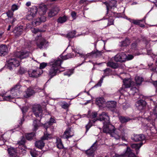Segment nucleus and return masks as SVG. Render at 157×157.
<instances>
[{
	"label": "nucleus",
	"mask_w": 157,
	"mask_h": 157,
	"mask_svg": "<svg viewBox=\"0 0 157 157\" xmlns=\"http://www.w3.org/2000/svg\"><path fill=\"white\" fill-rule=\"evenodd\" d=\"M13 130H9L5 133L2 136L6 138V139H8L10 137L11 134L13 132Z\"/></svg>",
	"instance_id": "obj_38"
},
{
	"label": "nucleus",
	"mask_w": 157,
	"mask_h": 157,
	"mask_svg": "<svg viewBox=\"0 0 157 157\" xmlns=\"http://www.w3.org/2000/svg\"><path fill=\"white\" fill-rule=\"evenodd\" d=\"M55 122L56 120L54 118L51 117L48 122L43 125L46 131L44 133V135L42 137V140H48L52 138V134H49V130L51 129L52 127L50 128H49L48 127Z\"/></svg>",
	"instance_id": "obj_5"
},
{
	"label": "nucleus",
	"mask_w": 157,
	"mask_h": 157,
	"mask_svg": "<svg viewBox=\"0 0 157 157\" xmlns=\"http://www.w3.org/2000/svg\"><path fill=\"white\" fill-rule=\"evenodd\" d=\"M136 83L137 85H140L144 81V78L139 76H136L135 77Z\"/></svg>",
	"instance_id": "obj_37"
},
{
	"label": "nucleus",
	"mask_w": 157,
	"mask_h": 157,
	"mask_svg": "<svg viewBox=\"0 0 157 157\" xmlns=\"http://www.w3.org/2000/svg\"><path fill=\"white\" fill-rule=\"evenodd\" d=\"M124 84L125 86V87L126 88H129L131 85L132 82V81L130 79H124L123 81Z\"/></svg>",
	"instance_id": "obj_26"
},
{
	"label": "nucleus",
	"mask_w": 157,
	"mask_h": 157,
	"mask_svg": "<svg viewBox=\"0 0 157 157\" xmlns=\"http://www.w3.org/2000/svg\"><path fill=\"white\" fill-rule=\"evenodd\" d=\"M137 104L138 105V108L140 109H142L146 105V101L142 100L138 101H137Z\"/></svg>",
	"instance_id": "obj_27"
},
{
	"label": "nucleus",
	"mask_w": 157,
	"mask_h": 157,
	"mask_svg": "<svg viewBox=\"0 0 157 157\" xmlns=\"http://www.w3.org/2000/svg\"><path fill=\"white\" fill-rule=\"evenodd\" d=\"M72 49L73 51V52H74L75 53H77L78 54L82 56V57H85V56L84 55H83L82 54H80L79 52H78V50H74V49L72 47Z\"/></svg>",
	"instance_id": "obj_62"
},
{
	"label": "nucleus",
	"mask_w": 157,
	"mask_h": 157,
	"mask_svg": "<svg viewBox=\"0 0 157 157\" xmlns=\"http://www.w3.org/2000/svg\"><path fill=\"white\" fill-rule=\"evenodd\" d=\"M153 65V63L151 64H148V66L149 67V68L150 70H151L153 71H156V72H157V71H156V68L155 67H152V66Z\"/></svg>",
	"instance_id": "obj_57"
},
{
	"label": "nucleus",
	"mask_w": 157,
	"mask_h": 157,
	"mask_svg": "<svg viewBox=\"0 0 157 157\" xmlns=\"http://www.w3.org/2000/svg\"><path fill=\"white\" fill-rule=\"evenodd\" d=\"M119 119L122 123H126L131 120V118L128 117L120 116Z\"/></svg>",
	"instance_id": "obj_30"
},
{
	"label": "nucleus",
	"mask_w": 157,
	"mask_h": 157,
	"mask_svg": "<svg viewBox=\"0 0 157 157\" xmlns=\"http://www.w3.org/2000/svg\"><path fill=\"white\" fill-rule=\"evenodd\" d=\"M97 141L95 142L90 148L85 151V153L89 156H92L97 148Z\"/></svg>",
	"instance_id": "obj_14"
},
{
	"label": "nucleus",
	"mask_w": 157,
	"mask_h": 157,
	"mask_svg": "<svg viewBox=\"0 0 157 157\" xmlns=\"http://www.w3.org/2000/svg\"><path fill=\"white\" fill-rule=\"evenodd\" d=\"M144 21V19L141 20H136L134 19H130V21L131 23H132L135 25H140V26L141 27H143L144 26V25L143 24H140L141 22H142Z\"/></svg>",
	"instance_id": "obj_29"
},
{
	"label": "nucleus",
	"mask_w": 157,
	"mask_h": 157,
	"mask_svg": "<svg viewBox=\"0 0 157 157\" xmlns=\"http://www.w3.org/2000/svg\"><path fill=\"white\" fill-rule=\"evenodd\" d=\"M13 11L11 10H8L6 13V14L7 16L9 18H12L13 16Z\"/></svg>",
	"instance_id": "obj_46"
},
{
	"label": "nucleus",
	"mask_w": 157,
	"mask_h": 157,
	"mask_svg": "<svg viewBox=\"0 0 157 157\" xmlns=\"http://www.w3.org/2000/svg\"><path fill=\"white\" fill-rule=\"evenodd\" d=\"M40 121H37L36 120L33 121V125L34 127L33 130L34 131L36 130L40 125Z\"/></svg>",
	"instance_id": "obj_39"
},
{
	"label": "nucleus",
	"mask_w": 157,
	"mask_h": 157,
	"mask_svg": "<svg viewBox=\"0 0 157 157\" xmlns=\"http://www.w3.org/2000/svg\"><path fill=\"white\" fill-rule=\"evenodd\" d=\"M106 65L107 67H111L114 69L117 68L119 67L118 64L117 63L111 61L108 62L106 63Z\"/></svg>",
	"instance_id": "obj_25"
},
{
	"label": "nucleus",
	"mask_w": 157,
	"mask_h": 157,
	"mask_svg": "<svg viewBox=\"0 0 157 157\" xmlns=\"http://www.w3.org/2000/svg\"><path fill=\"white\" fill-rule=\"evenodd\" d=\"M29 55V52L26 51L23 52L21 50L20 52H16L13 54V57L10 59L8 61L6 65L7 67L10 70L18 67L20 65L19 60L17 59H22L26 58Z\"/></svg>",
	"instance_id": "obj_2"
},
{
	"label": "nucleus",
	"mask_w": 157,
	"mask_h": 157,
	"mask_svg": "<svg viewBox=\"0 0 157 157\" xmlns=\"http://www.w3.org/2000/svg\"><path fill=\"white\" fill-rule=\"evenodd\" d=\"M8 151L9 154L12 156H13L16 152L14 148L13 147L8 148Z\"/></svg>",
	"instance_id": "obj_41"
},
{
	"label": "nucleus",
	"mask_w": 157,
	"mask_h": 157,
	"mask_svg": "<svg viewBox=\"0 0 157 157\" xmlns=\"http://www.w3.org/2000/svg\"><path fill=\"white\" fill-rule=\"evenodd\" d=\"M112 70L111 69L109 68H106L105 70H104V75L101 78L99 81L98 83L95 85L96 86H100L102 82L103 78L105 76H107L111 74L112 72Z\"/></svg>",
	"instance_id": "obj_13"
},
{
	"label": "nucleus",
	"mask_w": 157,
	"mask_h": 157,
	"mask_svg": "<svg viewBox=\"0 0 157 157\" xmlns=\"http://www.w3.org/2000/svg\"><path fill=\"white\" fill-rule=\"evenodd\" d=\"M30 154L33 157H40L41 155L40 152L36 150H32Z\"/></svg>",
	"instance_id": "obj_36"
},
{
	"label": "nucleus",
	"mask_w": 157,
	"mask_h": 157,
	"mask_svg": "<svg viewBox=\"0 0 157 157\" xmlns=\"http://www.w3.org/2000/svg\"><path fill=\"white\" fill-rule=\"evenodd\" d=\"M114 19L113 18L109 17L108 19V26L113 25Z\"/></svg>",
	"instance_id": "obj_50"
},
{
	"label": "nucleus",
	"mask_w": 157,
	"mask_h": 157,
	"mask_svg": "<svg viewBox=\"0 0 157 157\" xmlns=\"http://www.w3.org/2000/svg\"><path fill=\"white\" fill-rule=\"evenodd\" d=\"M116 105V102L115 101H108L106 104V106L110 108H113L115 107Z\"/></svg>",
	"instance_id": "obj_31"
},
{
	"label": "nucleus",
	"mask_w": 157,
	"mask_h": 157,
	"mask_svg": "<svg viewBox=\"0 0 157 157\" xmlns=\"http://www.w3.org/2000/svg\"><path fill=\"white\" fill-rule=\"evenodd\" d=\"M56 144L57 147L59 149H61L63 148V145L62 144L61 139L57 138L56 139Z\"/></svg>",
	"instance_id": "obj_40"
},
{
	"label": "nucleus",
	"mask_w": 157,
	"mask_h": 157,
	"mask_svg": "<svg viewBox=\"0 0 157 157\" xmlns=\"http://www.w3.org/2000/svg\"><path fill=\"white\" fill-rule=\"evenodd\" d=\"M35 136L34 133H30L27 134L26 135V139L29 140H31Z\"/></svg>",
	"instance_id": "obj_42"
},
{
	"label": "nucleus",
	"mask_w": 157,
	"mask_h": 157,
	"mask_svg": "<svg viewBox=\"0 0 157 157\" xmlns=\"http://www.w3.org/2000/svg\"><path fill=\"white\" fill-rule=\"evenodd\" d=\"M25 69L22 67H21L19 69L18 73L21 74H22L25 73Z\"/></svg>",
	"instance_id": "obj_58"
},
{
	"label": "nucleus",
	"mask_w": 157,
	"mask_h": 157,
	"mask_svg": "<svg viewBox=\"0 0 157 157\" xmlns=\"http://www.w3.org/2000/svg\"><path fill=\"white\" fill-rule=\"evenodd\" d=\"M125 155L127 156L128 157H136V155L133 153L129 147H127Z\"/></svg>",
	"instance_id": "obj_23"
},
{
	"label": "nucleus",
	"mask_w": 157,
	"mask_h": 157,
	"mask_svg": "<svg viewBox=\"0 0 157 157\" xmlns=\"http://www.w3.org/2000/svg\"><path fill=\"white\" fill-rule=\"evenodd\" d=\"M132 139L136 142L142 141L145 139L144 135L143 134H134L133 136L132 137Z\"/></svg>",
	"instance_id": "obj_16"
},
{
	"label": "nucleus",
	"mask_w": 157,
	"mask_h": 157,
	"mask_svg": "<svg viewBox=\"0 0 157 157\" xmlns=\"http://www.w3.org/2000/svg\"><path fill=\"white\" fill-rule=\"evenodd\" d=\"M130 43V41L128 38H126L125 39L121 42V46H127Z\"/></svg>",
	"instance_id": "obj_35"
},
{
	"label": "nucleus",
	"mask_w": 157,
	"mask_h": 157,
	"mask_svg": "<svg viewBox=\"0 0 157 157\" xmlns=\"http://www.w3.org/2000/svg\"><path fill=\"white\" fill-rule=\"evenodd\" d=\"M96 121L99 120L101 121H104L103 123H109L110 118L108 113L105 112H102L99 114L98 117V118L96 119Z\"/></svg>",
	"instance_id": "obj_8"
},
{
	"label": "nucleus",
	"mask_w": 157,
	"mask_h": 157,
	"mask_svg": "<svg viewBox=\"0 0 157 157\" xmlns=\"http://www.w3.org/2000/svg\"><path fill=\"white\" fill-rule=\"evenodd\" d=\"M125 156V154L119 155L118 154H115V155L113 157H124Z\"/></svg>",
	"instance_id": "obj_64"
},
{
	"label": "nucleus",
	"mask_w": 157,
	"mask_h": 157,
	"mask_svg": "<svg viewBox=\"0 0 157 157\" xmlns=\"http://www.w3.org/2000/svg\"><path fill=\"white\" fill-rule=\"evenodd\" d=\"M23 26L20 25L16 28L14 32L18 35H20L22 33L23 30Z\"/></svg>",
	"instance_id": "obj_32"
},
{
	"label": "nucleus",
	"mask_w": 157,
	"mask_h": 157,
	"mask_svg": "<svg viewBox=\"0 0 157 157\" xmlns=\"http://www.w3.org/2000/svg\"><path fill=\"white\" fill-rule=\"evenodd\" d=\"M66 20V17L64 16L63 17H59L58 20V22L59 23H62L65 22Z\"/></svg>",
	"instance_id": "obj_43"
},
{
	"label": "nucleus",
	"mask_w": 157,
	"mask_h": 157,
	"mask_svg": "<svg viewBox=\"0 0 157 157\" xmlns=\"http://www.w3.org/2000/svg\"><path fill=\"white\" fill-rule=\"evenodd\" d=\"M126 60H130L132 59L133 58V56L131 55H126Z\"/></svg>",
	"instance_id": "obj_60"
},
{
	"label": "nucleus",
	"mask_w": 157,
	"mask_h": 157,
	"mask_svg": "<svg viewBox=\"0 0 157 157\" xmlns=\"http://www.w3.org/2000/svg\"><path fill=\"white\" fill-rule=\"evenodd\" d=\"M103 132H104L110 134L112 131L114 129V127L110 124V121L109 123H103Z\"/></svg>",
	"instance_id": "obj_11"
},
{
	"label": "nucleus",
	"mask_w": 157,
	"mask_h": 157,
	"mask_svg": "<svg viewBox=\"0 0 157 157\" xmlns=\"http://www.w3.org/2000/svg\"><path fill=\"white\" fill-rule=\"evenodd\" d=\"M128 131L126 127H122L119 129H113L110 135L116 140L121 138L122 140L125 141L128 138Z\"/></svg>",
	"instance_id": "obj_4"
},
{
	"label": "nucleus",
	"mask_w": 157,
	"mask_h": 157,
	"mask_svg": "<svg viewBox=\"0 0 157 157\" xmlns=\"http://www.w3.org/2000/svg\"><path fill=\"white\" fill-rule=\"evenodd\" d=\"M8 50L7 47L6 45H1L0 46V53L2 56H4L7 53Z\"/></svg>",
	"instance_id": "obj_24"
},
{
	"label": "nucleus",
	"mask_w": 157,
	"mask_h": 157,
	"mask_svg": "<svg viewBox=\"0 0 157 157\" xmlns=\"http://www.w3.org/2000/svg\"><path fill=\"white\" fill-rule=\"evenodd\" d=\"M143 144V143L141 142L139 144H132L131 145V146L132 148L136 149V154H138L139 152V149Z\"/></svg>",
	"instance_id": "obj_22"
},
{
	"label": "nucleus",
	"mask_w": 157,
	"mask_h": 157,
	"mask_svg": "<svg viewBox=\"0 0 157 157\" xmlns=\"http://www.w3.org/2000/svg\"><path fill=\"white\" fill-rule=\"evenodd\" d=\"M153 113L155 117H157V105L153 109Z\"/></svg>",
	"instance_id": "obj_55"
},
{
	"label": "nucleus",
	"mask_w": 157,
	"mask_h": 157,
	"mask_svg": "<svg viewBox=\"0 0 157 157\" xmlns=\"http://www.w3.org/2000/svg\"><path fill=\"white\" fill-rule=\"evenodd\" d=\"M47 9L46 6L45 5H42L40 6L39 7V14L41 15L45 14Z\"/></svg>",
	"instance_id": "obj_21"
},
{
	"label": "nucleus",
	"mask_w": 157,
	"mask_h": 157,
	"mask_svg": "<svg viewBox=\"0 0 157 157\" xmlns=\"http://www.w3.org/2000/svg\"><path fill=\"white\" fill-rule=\"evenodd\" d=\"M35 145L38 148L41 149L44 147V143L42 140H39L35 142Z\"/></svg>",
	"instance_id": "obj_33"
},
{
	"label": "nucleus",
	"mask_w": 157,
	"mask_h": 157,
	"mask_svg": "<svg viewBox=\"0 0 157 157\" xmlns=\"http://www.w3.org/2000/svg\"><path fill=\"white\" fill-rule=\"evenodd\" d=\"M37 11L38 10L36 7H32L30 10L28 12L26 15V18L29 20H33V18L36 16Z\"/></svg>",
	"instance_id": "obj_7"
},
{
	"label": "nucleus",
	"mask_w": 157,
	"mask_h": 157,
	"mask_svg": "<svg viewBox=\"0 0 157 157\" xmlns=\"http://www.w3.org/2000/svg\"><path fill=\"white\" fill-rule=\"evenodd\" d=\"M96 121V120L95 119H94L93 120H89V121L88 123L86 126V133L89 130V128L92 125L93 123H94Z\"/></svg>",
	"instance_id": "obj_34"
},
{
	"label": "nucleus",
	"mask_w": 157,
	"mask_h": 157,
	"mask_svg": "<svg viewBox=\"0 0 157 157\" xmlns=\"http://www.w3.org/2000/svg\"><path fill=\"white\" fill-rule=\"evenodd\" d=\"M132 48L133 49H135L137 46V44L136 43H134L132 44Z\"/></svg>",
	"instance_id": "obj_61"
},
{
	"label": "nucleus",
	"mask_w": 157,
	"mask_h": 157,
	"mask_svg": "<svg viewBox=\"0 0 157 157\" xmlns=\"http://www.w3.org/2000/svg\"><path fill=\"white\" fill-rule=\"evenodd\" d=\"M33 111L36 117H41L42 114V113L41 106L40 105L36 104L33 105Z\"/></svg>",
	"instance_id": "obj_9"
},
{
	"label": "nucleus",
	"mask_w": 157,
	"mask_h": 157,
	"mask_svg": "<svg viewBox=\"0 0 157 157\" xmlns=\"http://www.w3.org/2000/svg\"><path fill=\"white\" fill-rule=\"evenodd\" d=\"M19 8V6L17 5L14 4L13 5L11 6V10L14 12V11L17 10Z\"/></svg>",
	"instance_id": "obj_49"
},
{
	"label": "nucleus",
	"mask_w": 157,
	"mask_h": 157,
	"mask_svg": "<svg viewBox=\"0 0 157 157\" xmlns=\"http://www.w3.org/2000/svg\"><path fill=\"white\" fill-rule=\"evenodd\" d=\"M46 21V17L43 15L41 16L40 17L37 18L36 20L32 22L34 26L39 25L41 22H44Z\"/></svg>",
	"instance_id": "obj_15"
},
{
	"label": "nucleus",
	"mask_w": 157,
	"mask_h": 157,
	"mask_svg": "<svg viewBox=\"0 0 157 157\" xmlns=\"http://www.w3.org/2000/svg\"><path fill=\"white\" fill-rule=\"evenodd\" d=\"M74 69L72 68L69 70V76L72 74L74 72Z\"/></svg>",
	"instance_id": "obj_63"
},
{
	"label": "nucleus",
	"mask_w": 157,
	"mask_h": 157,
	"mask_svg": "<svg viewBox=\"0 0 157 157\" xmlns=\"http://www.w3.org/2000/svg\"><path fill=\"white\" fill-rule=\"evenodd\" d=\"M31 31L34 34H36L40 32V30L37 29L35 28H31Z\"/></svg>",
	"instance_id": "obj_56"
},
{
	"label": "nucleus",
	"mask_w": 157,
	"mask_h": 157,
	"mask_svg": "<svg viewBox=\"0 0 157 157\" xmlns=\"http://www.w3.org/2000/svg\"><path fill=\"white\" fill-rule=\"evenodd\" d=\"M107 11L106 14L109 17L114 18L117 17V13L114 12L112 11V9H106Z\"/></svg>",
	"instance_id": "obj_20"
},
{
	"label": "nucleus",
	"mask_w": 157,
	"mask_h": 157,
	"mask_svg": "<svg viewBox=\"0 0 157 157\" xmlns=\"http://www.w3.org/2000/svg\"><path fill=\"white\" fill-rule=\"evenodd\" d=\"M35 41L37 46L40 48H43L44 45L47 43V41L41 36L40 33L36 37Z\"/></svg>",
	"instance_id": "obj_6"
},
{
	"label": "nucleus",
	"mask_w": 157,
	"mask_h": 157,
	"mask_svg": "<svg viewBox=\"0 0 157 157\" xmlns=\"http://www.w3.org/2000/svg\"><path fill=\"white\" fill-rule=\"evenodd\" d=\"M126 55L124 52L119 53L114 57V60L117 62H123L126 61Z\"/></svg>",
	"instance_id": "obj_10"
},
{
	"label": "nucleus",
	"mask_w": 157,
	"mask_h": 157,
	"mask_svg": "<svg viewBox=\"0 0 157 157\" xmlns=\"http://www.w3.org/2000/svg\"><path fill=\"white\" fill-rule=\"evenodd\" d=\"M71 16L72 17L73 20L75 19L76 18V13L74 12H72L71 13Z\"/></svg>",
	"instance_id": "obj_59"
},
{
	"label": "nucleus",
	"mask_w": 157,
	"mask_h": 157,
	"mask_svg": "<svg viewBox=\"0 0 157 157\" xmlns=\"http://www.w3.org/2000/svg\"><path fill=\"white\" fill-rule=\"evenodd\" d=\"M29 75L30 77L33 78H36L39 76L40 74L36 71L33 70L32 71H29Z\"/></svg>",
	"instance_id": "obj_28"
},
{
	"label": "nucleus",
	"mask_w": 157,
	"mask_h": 157,
	"mask_svg": "<svg viewBox=\"0 0 157 157\" xmlns=\"http://www.w3.org/2000/svg\"><path fill=\"white\" fill-rule=\"evenodd\" d=\"M47 65V63H40V68L42 69L44 68Z\"/></svg>",
	"instance_id": "obj_54"
},
{
	"label": "nucleus",
	"mask_w": 157,
	"mask_h": 157,
	"mask_svg": "<svg viewBox=\"0 0 157 157\" xmlns=\"http://www.w3.org/2000/svg\"><path fill=\"white\" fill-rule=\"evenodd\" d=\"M61 105L62 108L64 109H67L68 107V104L65 102H62Z\"/></svg>",
	"instance_id": "obj_53"
},
{
	"label": "nucleus",
	"mask_w": 157,
	"mask_h": 157,
	"mask_svg": "<svg viewBox=\"0 0 157 157\" xmlns=\"http://www.w3.org/2000/svg\"><path fill=\"white\" fill-rule=\"evenodd\" d=\"M76 33V31L75 30L69 33V38H73L74 37H75Z\"/></svg>",
	"instance_id": "obj_51"
},
{
	"label": "nucleus",
	"mask_w": 157,
	"mask_h": 157,
	"mask_svg": "<svg viewBox=\"0 0 157 157\" xmlns=\"http://www.w3.org/2000/svg\"><path fill=\"white\" fill-rule=\"evenodd\" d=\"M63 138L68 139L69 138V129L67 128L63 136Z\"/></svg>",
	"instance_id": "obj_45"
},
{
	"label": "nucleus",
	"mask_w": 157,
	"mask_h": 157,
	"mask_svg": "<svg viewBox=\"0 0 157 157\" xmlns=\"http://www.w3.org/2000/svg\"><path fill=\"white\" fill-rule=\"evenodd\" d=\"M95 103L99 107H101L105 103V101L103 97H98L96 99Z\"/></svg>",
	"instance_id": "obj_19"
},
{
	"label": "nucleus",
	"mask_w": 157,
	"mask_h": 157,
	"mask_svg": "<svg viewBox=\"0 0 157 157\" xmlns=\"http://www.w3.org/2000/svg\"><path fill=\"white\" fill-rule=\"evenodd\" d=\"M61 60L57 58L51 61L49 63V69L48 71V75L50 79L56 76L62 71L60 70Z\"/></svg>",
	"instance_id": "obj_3"
},
{
	"label": "nucleus",
	"mask_w": 157,
	"mask_h": 157,
	"mask_svg": "<svg viewBox=\"0 0 157 157\" xmlns=\"http://www.w3.org/2000/svg\"><path fill=\"white\" fill-rule=\"evenodd\" d=\"M106 6V9H110L117 7V1L116 0H111L109 2H103Z\"/></svg>",
	"instance_id": "obj_12"
},
{
	"label": "nucleus",
	"mask_w": 157,
	"mask_h": 157,
	"mask_svg": "<svg viewBox=\"0 0 157 157\" xmlns=\"http://www.w3.org/2000/svg\"><path fill=\"white\" fill-rule=\"evenodd\" d=\"M92 53L93 54H95L97 56H101L102 54V52L97 50L95 52H92Z\"/></svg>",
	"instance_id": "obj_52"
},
{
	"label": "nucleus",
	"mask_w": 157,
	"mask_h": 157,
	"mask_svg": "<svg viewBox=\"0 0 157 157\" xmlns=\"http://www.w3.org/2000/svg\"><path fill=\"white\" fill-rule=\"evenodd\" d=\"M59 9L58 7L56 6L53 7L52 9L49 10L48 13V16L50 17H52L58 13Z\"/></svg>",
	"instance_id": "obj_17"
},
{
	"label": "nucleus",
	"mask_w": 157,
	"mask_h": 157,
	"mask_svg": "<svg viewBox=\"0 0 157 157\" xmlns=\"http://www.w3.org/2000/svg\"><path fill=\"white\" fill-rule=\"evenodd\" d=\"M65 52H64L61 55H60V58L61 59H60L59 58H58L60 59L62 61V60H66L68 58L69 56L68 55H63Z\"/></svg>",
	"instance_id": "obj_44"
},
{
	"label": "nucleus",
	"mask_w": 157,
	"mask_h": 157,
	"mask_svg": "<svg viewBox=\"0 0 157 157\" xmlns=\"http://www.w3.org/2000/svg\"><path fill=\"white\" fill-rule=\"evenodd\" d=\"M25 142V138L23 137H22V138L20 141H19L18 142L17 144L19 145L18 149H20L19 151L20 152H22L23 151H25L24 146Z\"/></svg>",
	"instance_id": "obj_18"
},
{
	"label": "nucleus",
	"mask_w": 157,
	"mask_h": 157,
	"mask_svg": "<svg viewBox=\"0 0 157 157\" xmlns=\"http://www.w3.org/2000/svg\"><path fill=\"white\" fill-rule=\"evenodd\" d=\"M97 115V113L96 112H92L89 115V117L90 118H95Z\"/></svg>",
	"instance_id": "obj_48"
},
{
	"label": "nucleus",
	"mask_w": 157,
	"mask_h": 157,
	"mask_svg": "<svg viewBox=\"0 0 157 157\" xmlns=\"http://www.w3.org/2000/svg\"><path fill=\"white\" fill-rule=\"evenodd\" d=\"M130 91L132 94H134L138 92V90L136 87H132L131 88Z\"/></svg>",
	"instance_id": "obj_47"
},
{
	"label": "nucleus",
	"mask_w": 157,
	"mask_h": 157,
	"mask_svg": "<svg viewBox=\"0 0 157 157\" xmlns=\"http://www.w3.org/2000/svg\"><path fill=\"white\" fill-rule=\"evenodd\" d=\"M21 86L17 84L12 88L10 91L8 92L10 94L9 95L6 94L0 95V97H2L3 100L5 101H11L13 99L15 98L21 94L20 98H28L33 94L35 91L31 87L28 89L25 92H22L20 90Z\"/></svg>",
	"instance_id": "obj_1"
}]
</instances>
